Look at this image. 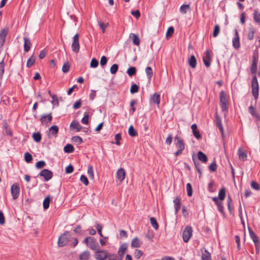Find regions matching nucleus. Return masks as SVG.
<instances>
[{"label":"nucleus","mask_w":260,"mask_h":260,"mask_svg":"<svg viewBox=\"0 0 260 260\" xmlns=\"http://www.w3.org/2000/svg\"><path fill=\"white\" fill-rule=\"evenodd\" d=\"M99 65V61L95 58H93L90 62V66L91 68H95Z\"/></svg>","instance_id":"obj_60"},{"label":"nucleus","mask_w":260,"mask_h":260,"mask_svg":"<svg viewBox=\"0 0 260 260\" xmlns=\"http://www.w3.org/2000/svg\"><path fill=\"white\" fill-rule=\"evenodd\" d=\"M52 116L51 113L47 115H42L40 118V121L43 124H45L46 126H48L52 120Z\"/></svg>","instance_id":"obj_11"},{"label":"nucleus","mask_w":260,"mask_h":260,"mask_svg":"<svg viewBox=\"0 0 260 260\" xmlns=\"http://www.w3.org/2000/svg\"><path fill=\"white\" fill-rule=\"evenodd\" d=\"M198 159L204 163L208 161V157L207 155L201 151H199L197 153Z\"/></svg>","instance_id":"obj_25"},{"label":"nucleus","mask_w":260,"mask_h":260,"mask_svg":"<svg viewBox=\"0 0 260 260\" xmlns=\"http://www.w3.org/2000/svg\"><path fill=\"white\" fill-rule=\"evenodd\" d=\"M52 198V197L50 196H47L43 201V206L44 210H46L49 208V205L50 203V201Z\"/></svg>","instance_id":"obj_29"},{"label":"nucleus","mask_w":260,"mask_h":260,"mask_svg":"<svg viewBox=\"0 0 260 260\" xmlns=\"http://www.w3.org/2000/svg\"><path fill=\"white\" fill-rule=\"evenodd\" d=\"M70 129L76 132H79L81 130L82 126L79 122L76 120H73L70 124Z\"/></svg>","instance_id":"obj_15"},{"label":"nucleus","mask_w":260,"mask_h":260,"mask_svg":"<svg viewBox=\"0 0 260 260\" xmlns=\"http://www.w3.org/2000/svg\"><path fill=\"white\" fill-rule=\"evenodd\" d=\"M36 59V56L33 54L31 55V56L28 59L26 62V67L28 68H30L35 62Z\"/></svg>","instance_id":"obj_33"},{"label":"nucleus","mask_w":260,"mask_h":260,"mask_svg":"<svg viewBox=\"0 0 260 260\" xmlns=\"http://www.w3.org/2000/svg\"><path fill=\"white\" fill-rule=\"evenodd\" d=\"M89 116L88 114L86 112H85L84 117L81 119V122L84 124H88L89 123Z\"/></svg>","instance_id":"obj_54"},{"label":"nucleus","mask_w":260,"mask_h":260,"mask_svg":"<svg viewBox=\"0 0 260 260\" xmlns=\"http://www.w3.org/2000/svg\"><path fill=\"white\" fill-rule=\"evenodd\" d=\"M220 106L222 112H227L229 109V102L220 103Z\"/></svg>","instance_id":"obj_47"},{"label":"nucleus","mask_w":260,"mask_h":260,"mask_svg":"<svg viewBox=\"0 0 260 260\" xmlns=\"http://www.w3.org/2000/svg\"><path fill=\"white\" fill-rule=\"evenodd\" d=\"M38 176L42 177L45 181H48L53 177V173L47 169H44L40 172Z\"/></svg>","instance_id":"obj_4"},{"label":"nucleus","mask_w":260,"mask_h":260,"mask_svg":"<svg viewBox=\"0 0 260 260\" xmlns=\"http://www.w3.org/2000/svg\"><path fill=\"white\" fill-rule=\"evenodd\" d=\"M188 63L189 66L192 69H194L197 67V59L194 55H191L188 58Z\"/></svg>","instance_id":"obj_24"},{"label":"nucleus","mask_w":260,"mask_h":260,"mask_svg":"<svg viewBox=\"0 0 260 260\" xmlns=\"http://www.w3.org/2000/svg\"><path fill=\"white\" fill-rule=\"evenodd\" d=\"M192 234V229L191 226H187L182 233L183 239L184 242H188Z\"/></svg>","instance_id":"obj_5"},{"label":"nucleus","mask_w":260,"mask_h":260,"mask_svg":"<svg viewBox=\"0 0 260 260\" xmlns=\"http://www.w3.org/2000/svg\"><path fill=\"white\" fill-rule=\"evenodd\" d=\"M248 232L249 234V236L250 238L252 240L253 242H257L259 240L258 237L255 234V233L252 231L251 228L248 227Z\"/></svg>","instance_id":"obj_34"},{"label":"nucleus","mask_w":260,"mask_h":260,"mask_svg":"<svg viewBox=\"0 0 260 260\" xmlns=\"http://www.w3.org/2000/svg\"><path fill=\"white\" fill-rule=\"evenodd\" d=\"M160 102V96L159 94L155 93L151 95L150 103L156 104L158 106Z\"/></svg>","instance_id":"obj_18"},{"label":"nucleus","mask_w":260,"mask_h":260,"mask_svg":"<svg viewBox=\"0 0 260 260\" xmlns=\"http://www.w3.org/2000/svg\"><path fill=\"white\" fill-rule=\"evenodd\" d=\"M225 188L224 187H222L219 191L218 198L219 199L220 201H223L225 197Z\"/></svg>","instance_id":"obj_38"},{"label":"nucleus","mask_w":260,"mask_h":260,"mask_svg":"<svg viewBox=\"0 0 260 260\" xmlns=\"http://www.w3.org/2000/svg\"><path fill=\"white\" fill-rule=\"evenodd\" d=\"M220 32V26L218 24H216L214 26L213 32V37L215 38L216 37Z\"/></svg>","instance_id":"obj_52"},{"label":"nucleus","mask_w":260,"mask_h":260,"mask_svg":"<svg viewBox=\"0 0 260 260\" xmlns=\"http://www.w3.org/2000/svg\"><path fill=\"white\" fill-rule=\"evenodd\" d=\"M175 208V214L177 215L181 208V198L177 197L173 200Z\"/></svg>","instance_id":"obj_17"},{"label":"nucleus","mask_w":260,"mask_h":260,"mask_svg":"<svg viewBox=\"0 0 260 260\" xmlns=\"http://www.w3.org/2000/svg\"><path fill=\"white\" fill-rule=\"evenodd\" d=\"M9 32L8 28H4L0 31V47H2L5 42L6 37Z\"/></svg>","instance_id":"obj_14"},{"label":"nucleus","mask_w":260,"mask_h":260,"mask_svg":"<svg viewBox=\"0 0 260 260\" xmlns=\"http://www.w3.org/2000/svg\"><path fill=\"white\" fill-rule=\"evenodd\" d=\"M118 69V66L117 64H113L110 68V73L112 74L116 73Z\"/></svg>","instance_id":"obj_62"},{"label":"nucleus","mask_w":260,"mask_h":260,"mask_svg":"<svg viewBox=\"0 0 260 260\" xmlns=\"http://www.w3.org/2000/svg\"><path fill=\"white\" fill-rule=\"evenodd\" d=\"M72 49L75 53H78L80 49L79 44V35L76 34L73 38V42L72 44Z\"/></svg>","instance_id":"obj_3"},{"label":"nucleus","mask_w":260,"mask_h":260,"mask_svg":"<svg viewBox=\"0 0 260 260\" xmlns=\"http://www.w3.org/2000/svg\"><path fill=\"white\" fill-rule=\"evenodd\" d=\"M234 37L232 39V45L235 49H238L240 47V37L236 29H235Z\"/></svg>","instance_id":"obj_10"},{"label":"nucleus","mask_w":260,"mask_h":260,"mask_svg":"<svg viewBox=\"0 0 260 260\" xmlns=\"http://www.w3.org/2000/svg\"><path fill=\"white\" fill-rule=\"evenodd\" d=\"M128 135L132 137H136L138 136L137 132L135 130L133 125H131L129 127L128 130Z\"/></svg>","instance_id":"obj_40"},{"label":"nucleus","mask_w":260,"mask_h":260,"mask_svg":"<svg viewBox=\"0 0 260 260\" xmlns=\"http://www.w3.org/2000/svg\"><path fill=\"white\" fill-rule=\"evenodd\" d=\"M33 140L37 143L40 142L42 139V135L40 132L34 133L32 135Z\"/></svg>","instance_id":"obj_37"},{"label":"nucleus","mask_w":260,"mask_h":260,"mask_svg":"<svg viewBox=\"0 0 260 260\" xmlns=\"http://www.w3.org/2000/svg\"><path fill=\"white\" fill-rule=\"evenodd\" d=\"M253 18L254 22L260 25V13L258 9L253 10Z\"/></svg>","instance_id":"obj_20"},{"label":"nucleus","mask_w":260,"mask_h":260,"mask_svg":"<svg viewBox=\"0 0 260 260\" xmlns=\"http://www.w3.org/2000/svg\"><path fill=\"white\" fill-rule=\"evenodd\" d=\"M87 174L89 176V177L92 179L94 178V172L92 166H89L88 168Z\"/></svg>","instance_id":"obj_55"},{"label":"nucleus","mask_w":260,"mask_h":260,"mask_svg":"<svg viewBox=\"0 0 260 260\" xmlns=\"http://www.w3.org/2000/svg\"><path fill=\"white\" fill-rule=\"evenodd\" d=\"M174 32V28L173 26H170L167 31L166 36L167 38H170Z\"/></svg>","instance_id":"obj_50"},{"label":"nucleus","mask_w":260,"mask_h":260,"mask_svg":"<svg viewBox=\"0 0 260 260\" xmlns=\"http://www.w3.org/2000/svg\"><path fill=\"white\" fill-rule=\"evenodd\" d=\"M150 221L152 227L155 230H157L158 229V224L157 222L156 219L155 217H151L150 218Z\"/></svg>","instance_id":"obj_48"},{"label":"nucleus","mask_w":260,"mask_h":260,"mask_svg":"<svg viewBox=\"0 0 260 260\" xmlns=\"http://www.w3.org/2000/svg\"><path fill=\"white\" fill-rule=\"evenodd\" d=\"M142 242L138 237H135L132 241L131 247L132 248H139L141 246Z\"/></svg>","instance_id":"obj_23"},{"label":"nucleus","mask_w":260,"mask_h":260,"mask_svg":"<svg viewBox=\"0 0 260 260\" xmlns=\"http://www.w3.org/2000/svg\"><path fill=\"white\" fill-rule=\"evenodd\" d=\"M95 257L96 260H104L107 258L108 252L105 250H95Z\"/></svg>","instance_id":"obj_7"},{"label":"nucleus","mask_w":260,"mask_h":260,"mask_svg":"<svg viewBox=\"0 0 260 260\" xmlns=\"http://www.w3.org/2000/svg\"><path fill=\"white\" fill-rule=\"evenodd\" d=\"M46 166V162L44 160H40L36 162L35 167L37 169L43 168Z\"/></svg>","instance_id":"obj_56"},{"label":"nucleus","mask_w":260,"mask_h":260,"mask_svg":"<svg viewBox=\"0 0 260 260\" xmlns=\"http://www.w3.org/2000/svg\"><path fill=\"white\" fill-rule=\"evenodd\" d=\"M80 181L86 186L89 184V181L87 178L84 175H82L80 176Z\"/></svg>","instance_id":"obj_64"},{"label":"nucleus","mask_w":260,"mask_h":260,"mask_svg":"<svg viewBox=\"0 0 260 260\" xmlns=\"http://www.w3.org/2000/svg\"><path fill=\"white\" fill-rule=\"evenodd\" d=\"M90 253L88 251H84L82 252L79 255V259L80 260H87L89 259Z\"/></svg>","instance_id":"obj_39"},{"label":"nucleus","mask_w":260,"mask_h":260,"mask_svg":"<svg viewBox=\"0 0 260 260\" xmlns=\"http://www.w3.org/2000/svg\"><path fill=\"white\" fill-rule=\"evenodd\" d=\"M143 254L142 251L140 249H136L134 253L135 258L138 259L142 256Z\"/></svg>","instance_id":"obj_61"},{"label":"nucleus","mask_w":260,"mask_h":260,"mask_svg":"<svg viewBox=\"0 0 260 260\" xmlns=\"http://www.w3.org/2000/svg\"><path fill=\"white\" fill-rule=\"evenodd\" d=\"M232 199L230 196H229L227 198V204H228V208L229 211V213L230 214H232L234 208L233 206L232 205Z\"/></svg>","instance_id":"obj_30"},{"label":"nucleus","mask_w":260,"mask_h":260,"mask_svg":"<svg viewBox=\"0 0 260 260\" xmlns=\"http://www.w3.org/2000/svg\"><path fill=\"white\" fill-rule=\"evenodd\" d=\"M24 51L25 52H28L31 46V43L29 38L24 37Z\"/></svg>","instance_id":"obj_19"},{"label":"nucleus","mask_w":260,"mask_h":260,"mask_svg":"<svg viewBox=\"0 0 260 260\" xmlns=\"http://www.w3.org/2000/svg\"><path fill=\"white\" fill-rule=\"evenodd\" d=\"M139 90V86L135 83H132L130 89L131 93L134 94L135 93H137L138 92Z\"/></svg>","instance_id":"obj_46"},{"label":"nucleus","mask_w":260,"mask_h":260,"mask_svg":"<svg viewBox=\"0 0 260 260\" xmlns=\"http://www.w3.org/2000/svg\"><path fill=\"white\" fill-rule=\"evenodd\" d=\"M252 94L255 101L258 98L259 85L257 77L255 75L252 77L251 80Z\"/></svg>","instance_id":"obj_1"},{"label":"nucleus","mask_w":260,"mask_h":260,"mask_svg":"<svg viewBox=\"0 0 260 260\" xmlns=\"http://www.w3.org/2000/svg\"><path fill=\"white\" fill-rule=\"evenodd\" d=\"M71 237V235L70 232L69 231H66L61 234L58 240V245L59 247H63L67 245L69 242V240Z\"/></svg>","instance_id":"obj_2"},{"label":"nucleus","mask_w":260,"mask_h":260,"mask_svg":"<svg viewBox=\"0 0 260 260\" xmlns=\"http://www.w3.org/2000/svg\"><path fill=\"white\" fill-rule=\"evenodd\" d=\"M88 247L92 250H96L100 249L101 247L96 241V239L91 237Z\"/></svg>","instance_id":"obj_12"},{"label":"nucleus","mask_w":260,"mask_h":260,"mask_svg":"<svg viewBox=\"0 0 260 260\" xmlns=\"http://www.w3.org/2000/svg\"><path fill=\"white\" fill-rule=\"evenodd\" d=\"M5 71V63L4 60L0 62V81H1L3 78Z\"/></svg>","instance_id":"obj_49"},{"label":"nucleus","mask_w":260,"mask_h":260,"mask_svg":"<svg viewBox=\"0 0 260 260\" xmlns=\"http://www.w3.org/2000/svg\"><path fill=\"white\" fill-rule=\"evenodd\" d=\"M127 244L126 243H123L121 245H120L118 250L124 252V253L127 250Z\"/></svg>","instance_id":"obj_63"},{"label":"nucleus","mask_w":260,"mask_h":260,"mask_svg":"<svg viewBox=\"0 0 260 260\" xmlns=\"http://www.w3.org/2000/svg\"><path fill=\"white\" fill-rule=\"evenodd\" d=\"M192 159L196 170L202 169L200 162L196 159L194 154L192 156Z\"/></svg>","instance_id":"obj_45"},{"label":"nucleus","mask_w":260,"mask_h":260,"mask_svg":"<svg viewBox=\"0 0 260 260\" xmlns=\"http://www.w3.org/2000/svg\"><path fill=\"white\" fill-rule=\"evenodd\" d=\"M116 178L120 182H122L125 177V172L123 168H120L116 173Z\"/></svg>","instance_id":"obj_16"},{"label":"nucleus","mask_w":260,"mask_h":260,"mask_svg":"<svg viewBox=\"0 0 260 260\" xmlns=\"http://www.w3.org/2000/svg\"><path fill=\"white\" fill-rule=\"evenodd\" d=\"M70 66L69 64V63L67 61L63 63L62 68V71L66 73L69 72L70 70Z\"/></svg>","instance_id":"obj_57"},{"label":"nucleus","mask_w":260,"mask_h":260,"mask_svg":"<svg viewBox=\"0 0 260 260\" xmlns=\"http://www.w3.org/2000/svg\"><path fill=\"white\" fill-rule=\"evenodd\" d=\"M71 140L72 142L76 143L77 145H80L83 143V140L80 136H74L72 138Z\"/></svg>","instance_id":"obj_44"},{"label":"nucleus","mask_w":260,"mask_h":260,"mask_svg":"<svg viewBox=\"0 0 260 260\" xmlns=\"http://www.w3.org/2000/svg\"><path fill=\"white\" fill-rule=\"evenodd\" d=\"M175 141L176 147L178 149H180L182 150H184L185 149V144L183 139H182L180 137L176 136L175 137Z\"/></svg>","instance_id":"obj_13"},{"label":"nucleus","mask_w":260,"mask_h":260,"mask_svg":"<svg viewBox=\"0 0 260 260\" xmlns=\"http://www.w3.org/2000/svg\"><path fill=\"white\" fill-rule=\"evenodd\" d=\"M179 10L181 13L185 14L187 11H190L191 8L189 5L183 4L180 7Z\"/></svg>","instance_id":"obj_31"},{"label":"nucleus","mask_w":260,"mask_h":260,"mask_svg":"<svg viewBox=\"0 0 260 260\" xmlns=\"http://www.w3.org/2000/svg\"><path fill=\"white\" fill-rule=\"evenodd\" d=\"M138 104V100H132L130 102V107L131 108L129 110V114L131 115H133L134 113L136 111V108L135 107V105H136Z\"/></svg>","instance_id":"obj_28"},{"label":"nucleus","mask_w":260,"mask_h":260,"mask_svg":"<svg viewBox=\"0 0 260 260\" xmlns=\"http://www.w3.org/2000/svg\"><path fill=\"white\" fill-rule=\"evenodd\" d=\"M220 103L229 102V98L225 92L222 90L219 93Z\"/></svg>","instance_id":"obj_27"},{"label":"nucleus","mask_w":260,"mask_h":260,"mask_svg":"<svg viewBox=\"0 0 260 260\" xmlns=\"http://www.w3.org/2000/svg\"><path fill=\"white\" fill-rule=\"evenodd\" d=\"M249 113L253 116L254 117L256 120H260V116L255 111V108L253 106H250L248 108Z\"/></svg>","instance_id":"obj_21"},{"label":"nucleus","mask_w":260,"mask_h":260,"mask_svg":"<svg viewBox=\"0 0 260 260\" xmlns=\"http://www.w3.org/2000/svg\"><path fill=\"white\" fill-rule=\"evenodd\" d=\"M251 187L256 190H259L260 189V185L256 181H252L250 183Z\"/></svg>","instance_id":"obj_59"},{"label":"nucleus","mask_w":260,"mask_h":260,"mask_svg":"<svg viewBox=\"0 0 260 260\" xmlns=\"http://www.w3.org/2000/svg\"><path fill=\"white\" fill-rule=\"evenodd\" d=\"M212 53L211 50L207 49L205 53V55L203 57L204 63L207 68L209 67L211 65L210 61L211 60Z\"/></svg>","instance_id":"obj_6"},{"label":"nucleus","mask_w":260,"mask_h":260,"mask_svg":"<svg viewBox=\"0 0 260 260\" xmlns=\"http://www.w3.org/2000/svg\"><path fill=\"white\" fill-rule=\"evenodd\" d=\"M137 72V69L134 67H131L126 71V73L130 77H132L136 75Z\"/></svg>","instance_id":"obj_42"},{"label":"nucleus","mask_w":260,"mask_h":260,"mask_svg":"<svg viewBox=\"0 0 260 260\" xmlns=\"http://www.w3.org/2000/svg\"><path fill=\"white\" fill-rule=\"evenodd\" d=\"M186 190H187V196L188 197H191L192 195V186L190 183H187Z\"/></svg>","instance_id":"obj_53"},{"label":"nucleus","mask_w":260,"mask_h":260,"mask_svg":"<svg viewBox=\"0 0 260 260\" xmlns=\"http://www.w3.org/2000/svg\"><path fill=\"white\" fill-rule=\"evenodd\" d=\"M129 38L132 39L133 43L135 45L139 46L140 44V40L138 35L131 33Z\"/></svg>","instance_id":"obj_26"},{"label":"nucleus","mask_w":260,"mask_h":260,"mask_svg":"<svg viewBox=\"0 0 260 260\" xmlns=\"http://www.w3.org/2000/svg\"><path fill=\"white\" fill-rule=\"evenodd\" d=\"M75 150L74 146L70 144H67L63 148V151L67 153H71Z\"/></svg>","instance_id":"obj_35"},{"label":"nucleus","mask_w":260,"mask_h":260,"mask_svg":"<svg viewBox=\"0 0 260 260\" xmlns=\"http://www.w3.org/2000/svg\"><path fill=\"white\" fill-rule=\"evenodd\" d=\"M238 154L239 155V158L244 161L247 159V154L245 152L242 151L240 148L238 149Z\"/></svg>","instance_id":"obj_36"},{"label":"nucleus","mask_w":260,"mask_h":260,"mask_svg":"<svg viewBox=\"0 0 260 260\" xmlns=\"http://www.w3.org/2000/svg\"><path fill=\"white\" fill-rule=\"evenodd\" d=\"M11 193L14 200H16L19 197L20 193V187L19 184L14 183L11 186Z\"/></svg>","instance_id":"obj_9"},{"label":"nucleus","mask_w":260,"mask_h":260,"mask_svg":"<svg viewBox=\"0 0 260 260\" xmlns=\"http://www.w3.org/2000/svg\"><path fill=\"white\" fill-rule=\"evenodd\" d=\"M202 260H212L210 253L206 249H205L204 253H202Z\"/></svg>","instance_id":"obj_41"},{"label":"nucleus","mask_w":260,"mask_h":260,"mask_svg":"<svg viewBox=\"0 0 260 260\" xmlns=\"http://www.w3.org/2000/svg\"><path fill=\"white\" fill-rule=\"evenodd\" d=\"M215 122L217 126L218 127L219 130L220 132L222 138L223 139L224 137V128L222 124L221 118L219 116L216 112L215 115Z\"/></svg>","instance_id":"obj_8"},{"label":"nucleus","mask_w":260,"mask_h":260,"mask_svg":"<svg viewBox=\"0 0 260 260\" xmlns=\"http://www.w3.org/2000/svg\"><path fill=\"white\" fill-rule=\"evenodd\" d=\"M59 131L58 127L57 125H54L51 126L49 128V133L53 136L56 137L57 134Z\"/></svg>","instance_id":"obj_32"},{"label":"nucleus","mask_w":260,"mask_h":260,"mask_svg":"<svg viewBox=\"0 0 260 260\" xmlns=\"http://www.w3.org/2000/svg\"><path fill=\"white\" fill-rule=\"evenodd\" d=\"M145 72L148 80H150L153 76V71L151 67H147L145 69Z\"/></svg>","instance_id":"obj_43"},{"label":"nucleus","mask_w":260,"mask_h":260,"mask_svg":"<svg viewBox=\"0 0 260 260\" xmlns=\"http://www.w3.org/2000/svg\"><path fill=\"white\" fill-rule=\"evenodd\" d=\"M24 160L27 162H30L32 160V156L30 153L28 152H26L24 153Z\"/></svg>","instance_id":"obj_51"},{"label":"nucleus","mask_w":260,"mask_h":260,"mask_svg":"<svg viewBox=\"0 0 260 260\" xmlns=\"http://www.w3.org/2000/svg\"><path fill=\"white\" fill-rule=\"evenodd\" d=\"M255 33V29L252 26H250L248 28L247 38L249 40H252L254 37V34Z\"/></svg>","instance_id":"obj_22"},{"label":"nucleus","mask_w":260,"mask_h":260,"mask_svg":"<svg viewBox=\"0 0 260 260\" xmlns=\"http://www.w3.org/2000/svg\"><path fill=\"white\" fill-rule=\"evenodd\" d=\"M258 60V53L257 51H255L253 52V54L252 55V63H257Z\"/></svg>","instance_id":"obj_58"}]
</instances>
